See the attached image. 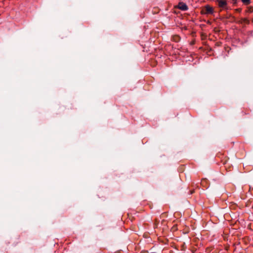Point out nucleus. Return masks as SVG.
I'll list each match as a JSON object with an SVG mask.
<instances>
[{
    "instance_id": "f257e3e1",
    "label": "nucleus",
    "mask_w": 253,
    "mask_h": 253,
    "mask_svg": "<svg viewBox=\"0 0 253 253\" xmlns=\"http://www.w3.org/2000/svg\"><path fill=\"white\" fill-rule=\"evenodd\" d=\"M202 13L204 14H210L213 13V9L209 5H206L202 10Z\"/></svg>"
},
{
    "instance_id": "0eeeda50",
    "label": "nucleus",
    "mask_w": 253,
    "mask_h": 253,
    "mask_svg": "<svg viewBox=\"0 0 253 253\" xmlns=\"http://www.w3.org/2000/svg\"><path fill=\"white\" fill-rule=\"evenodd\" d=\"M236 11H238V12H241V9H236Z\"/></svg>"
},
{
    "instance_id": "39448f33",
    "label": "nucleus",
    "mask_w": 253,
    "mask_h": 253,
    "mask_svg": "<svg viewBox=\"0 0 253 253\" xmlns=\"http://www.w3.org/2000/svg\"><path fill=\"white\" fill-rule=\"evenodd\" d=\"M242 1L246 5H248L250 3V0H242Z\"/></svg>"
},
{
    "instance_id": "f03ea898",
    "label": "nucleus",
    "mask_w": 253,
    "mask_h": 253,
    "mask_svg": "<svg viewBox=\"0 0 253 253\" xmlns=\"http://www.w3.org/2000/svg\"><path fill=\"white\" fill-rule=\"evenodd\" d=\"M217 2L219 7L223 8H226L227 2L226 0H217Z\"/></svg>"
},
{
    "instance_id": "6e6552de",
    "label": "nucleus",
    "mask_w": 253,
    "mask_h": 253,
    "mask_svg": "<svg viewBox=\"0 0 253 253\" xmlns=\"http://www.w3.org/2000/svg\"><path fill=\"white\" fill-rule=\"evenodd\" d=\"M194 192V191H191V193L192 194Z\"/></svg>"
},
{
    "instance_id": "7ed1b4c3",
    "label": "nucleus",
    "mask_w": 253,
    "mask_h": 253,
    "mask_svg": "<svg viewBox=\"0 0 253 253\" xmlns=\"http://www.w3.org/2000/svg\"><path fill=\"white\" fill-rule=\"evenodd\" d=\"M178 8L179 9H180V10H182L183 11H186L188 9L187 5L183 2H180L178 3Z\"/></svg>"
},
{
    "instance_id": "20e7f679",
    "label": "nucleus",
    "mask_w": 253,
    "mask_h": 253,
    "mask_svg": "<svg viewBox=\"0 0 253 253\" xmlns=\"http://www.w3.org/2000/svg\"><path fill=\"white\" fill-rule=\"evenodd\" d=\"M201 184L203 187L208 188V180L206 178H203L201 182Z\"/></svg>"
},
{
    "instance_id": "423d86ee",
    "label": "nucleus",
    "mask_w": 253,
    "mask_h": 253,
    "mask_svg": "<svg viewBox=\"0 0 253 253\" xmlns=\"http://www.w3.org/2000/svg\"><path fill=\"white\" fill-rule=\"evenodd\" d=\"M159 221L156 219L155 220V226L156 227H157L158 224H159Z\"/></svg>"
}]
</instances>
